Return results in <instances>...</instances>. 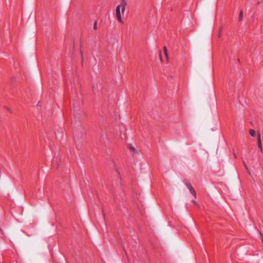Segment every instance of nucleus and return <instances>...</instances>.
Instances as JSON below:
<instances>
[{"instance_id":"obj_10","label":"nucleus","mask_w":263,"mask_h":263,"mask_svg":"<svg viewBox=\"0 0 263 263\" xmlns=\"http://www.w3.org/2000/svg\"><path fill=\"white\" fill-rule=\"evenodd\" d=\"M221 36V30H220L218 34V37H220Z\"/></svg>"},{"instance_id":"obj_2","label":"nucleus","mask_w":263,"mask_h":263,"mask_svg":"<svg viewBox=\"0 0 263 263\" xmlns=\"http://www.w3.org/2000/svg\"><path fill=\"white\" fill-rule=\"evenodd\" d=\"M186 185L187 187V189L190 190L191 193L194 196L195 198L196 197V194L195 190L194 189L193 187L192 186V185L188 183H186Z\"/></svg>"},{"instance_id":"obj_8","label":"nucleus","mask_w":263,"mask_h":263,"mask_svg":"<svg viewBox=\"0 0 263 263\" xmlns=\"http://www.w3.org/2000/svg\"><path fill=\"white\" fill-rule=\"evenodd\" d=\"M130 149L131 151H132L134 152H136V149H135L134 147H132V146H131V147H130Z\"/></svg>"},{"instance_id":"obj_13","label":"nucleus","mask_w":263,"mask_h":263,"mask_svg":"<svg viewBox=\"0 0 263 263\" xmlns=\"http://www.w3.org/2000/svg\"><path fill=\"white\" fill-rule=\"evenodd\" d=\"M81 53L82 57H83V52H82V51L81 50Z\"/></svg>"},{"instance_id":"obj_7","label":"nucleus","mask_w":263,"mask_h":263,"mask_svg":"<svg viewBox=\"0 0 263 263\" xmlns=\"http://www.w3.org/2000/svg\"><path fill=\"white\" fill-rule=\"evenodd\" d=\"M243 164H244V166H245V167L246 169L247 170V171H248V172L249 174H250V171L249 170V168H248V166H247V164H246V163H245L244 161H243Z\"/></svg>"},{"instance_id":"obj_4","label":"nucleus","mask_w":263,"mask_h":263,"mask_svg":"<svg viewBox=\"0 0 263 263\" xmlns=\"http://www.w3.org/2000/svg\"><path fill=\"white\" fill-rule=\"evenodd\" d=\"M249 133L250 134V135L253 137H254L257 134H256V132L255 130H254L253 129H250L249 130Z\"/></svg>"},{"instance_id":"obj_1","label":"nucleus","mask_w":263,"mask_h":263,"mask_svg":"<svg viewBox=\"0 0 263 263\" xmlns=\"http://www.w3.org/2000/svg\"><path fill=\"white\" fill-rule=\"evenodd\" d=\"M127 5V3L125 0H121V3L120 5H119L116 9V15L117 18V20L120 23H123V21L121 17V14L120 12V10H122V14H124L125 10V7Z\"/></svg>"},{"instance_id":"obj_9","label":"nucleus","mask_w":263,"mask_h":263,"mask_svg":"<svg viewBox=\"0 0 263 263\" xmlns=\"http://www.w3.org/2000/svg\"><path fill=\"white\" fill-rule=\"evenodd\" d=\"M93 28H94L95 29H97V22H96L94 24Z\"/></svg>"},{"instance_id":"obj_12","label":"nucleus","mask_w":263,"mask_h":263,"mask_svg":"<svg viewBox=\"0 0 263 263\" xmlns=\"http://www.w3.org/2000/svg\"><path fill=\"white\" fill-rule=\"evenodd\" d=\"M192 203H193L194 204H195V205H198V204L195 201V200H192Z\"/></svg>"},{"instance_id":"obj_11","label":"nucleus","mask_w":263,"mask_h":263,"mask_svg":"<svg viewBox=\"0 0 263 263\" xmlns=\"http://www.w3.org/2000/svg\"><path fill=\"white\" fill-rule=\"evenodd\" d=\"M159 56H160V60L162 62V55H161V52H160Z\"/></svg>"},{"instance_id":"obj_5","label":"nucleus","mask_w":263,"mask_h":263,"mask_svg":"<svg viewBox=\"0 0 263 263\" xmlns=\"http://www.w3.org/2000/svg\"><path fill=\"white\" fill-rule=\"evenodd\" d=\"M242 19H243V11L241 10V11H240V12L239 13L238 21L239 22H240L242 20Z\"/></svg>"},{"instance_id":"obj_6","label":"nucleus","mask_w":263,"mask_h":263,"mask_svg":"<svg viewBox=\"0 0 263 263\" xmlns=\"http://www.w3.org/2000/svg\"><path fill=\"white\" fill-rule=\"evenodd\" d=\"M163 50H164V54H165V55L167 59V60L168 59V53H167V48L165 46H164L163 47Z\"/></svg>"},{"instance_id":"obj_3","label":"nucleus","mask_w":263,"mask_h":263,"mask_svg":"<svg viewBox=\"0 0 263 263\" xmlns=\"http://www.w3.org/2000/svg\"><path fill=\"white\" fill-rule=\"evenodd\" d=\"M257 136L258 147L259 148V149L260 150V151L262 152L263 149L262 147L261 142V136H260L259 132L257 133Z\"/></svg>"}]
</instances>
